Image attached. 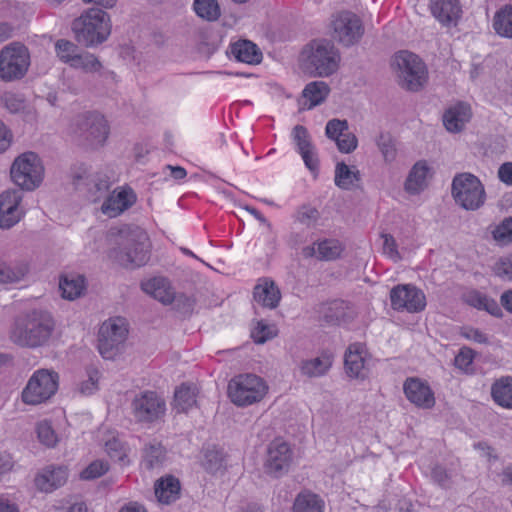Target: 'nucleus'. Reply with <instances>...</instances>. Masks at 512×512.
<instances>
[{"mask_svg": "<svg viewBox=\"0 0 512 512\" xmlns=\"http://www.w3.org/2000/svg\"><path fill=\"white\" fill-rule=\"evenodd\" d=\"M293 139L306 167L310 171L317 170L318 158L310 141L308 130L302 125H296L293 128Z\"/></svg>", "mask_w": 512, "mask_h": 512, "instance_id": "24", "label": "nucleus"}, {"mask_svg": "<svg viewBox=\"0 0 512 512\" xmlns=\"http://www.w3.org/2000/svg\"><path fill=\"white\" fill-rule=\"evenodd\" d=\"M55 320L50 312L33 309L14 318L9 339L19 347L36 349L50 342L55 331Z\"/></svg>", "mask_w": 512, "mask_h": 512, "instance_id": "1", "label": "nucleus"}, {"mask_svg": "<svg viewBox=\"0 0 512 512\" xmlns=\"http://www.w3.org/2000/svg\"><path fill=\"white\" fill-rule=\"evenodd\" d=\"M403 391L406 398L418 408L431 409L435 405L433 390L420 378H407L403 384Z\"/></svg>", "mask_w": 512, "mask_h": 512, "instance_id": "19", "label": "nucleus"}, {"mask_svg": "<svg viewBox=\"0 0 512 512\" xmlns=\"http://www.w3.org/2000/svg\"><path fill=\"white\" fill-rule=\"evenodd\" d=\"M319 217V211L310 205H302L295 214L296 221L306 227H313Z\"/></svg>", "mask_w": 512, "mask_h": 512, "instance_id": "49", "label": "nucleus"}, {"mask_svg": "<svg viewBox=\"0 0 512 512\" xmlns=\"http://www.w3.org/2000/svg\"><path fill=\"white\" fill-rule=\"evenodd\" d=\"M193 6L196 14L207 21H216L221 15L217 0H195Z\"/></svg>", "mask_w": 512, "mask_h": 512, "instance_id": "45", "label": "nucleus"}, {"mask_svg": "<svg viewBox=\"0 0 512 512\" xmlns=\"http://www.w3.org/2000/svg\"><path fill=\"white\" fill-rule=\"evenodd\" d=\"M165 460L166 449L160 442L151 441L144 446L142 462L147 469L160 467Z\"/></svg>", "mask_w": 512, "mask_h": 512, "instance_id": "39", "label": "nucleus"}, {"mask_svg": "<svg viewBox=\"0 0 512 512\" xmlns=\"http://www.w3.org/2000/svg\"><path fill=\"white\" fill-rule=\"evenodd\" d=\"M399 85L408 91H419L428 79L424 62L414 53L398 52L393 60Z\"/></svg>", "mask_w": 512, "mask_h": 512, "instance_id": "5", "label": "nucleus"}, {"mask_svg": "<svg viewBox=\"0 0 512 512\" xmlns=\"http://www.w3.org/2000/svg\"><path fill=\"white\" fill-rule=\"evenodd\" d=\"M277 335V330L263 323L262 321L257 323V326L253 329L251 336L255 343L263 344L266 341L274 338Z\"/></svg>", "mask_w": 512, "mask_h": 512, "instance_id": "54", "label": "nucleus"}, {"mask_svg": "<svg viewBox=\"0 0 512 512\" xmlns=\"http://www.w3.org/2000/svg\"><path fill=\"white\" fill-rule=\"evenodd\" d=\"M105 446H106V450H107L108 454L110 455V457L116 458L119 461H123L124 458L126 457V455L122 449V444L118 440H116V439L110 440V441L106 442Z\"/></svg>", "mask_w": 512, "mask_h": 512, "instance_id": "62", "label": "nucleus"}, {"mask_svg": "<svg viewBox=\"0 0 512 512\" xmlns=\"http://www.w3.org/2000/svg\"><path fill=\"white\" fill-rule=\"evenodd\" d=\"M348 130L347 120L332 119L326 124L325 134L329 139L336 141Z\"/></svg>", "mask_w": 512, "mask_h": 512, "instance_id": "53", "label": "nucleus"}, {"mask_svg": "<svg viewBox=\"0 0 512 512\" xmlns=\"http://www.w3.org/2000/svg\"><path fill=\"white\" fill-rule=\"evenodd\" d=\"M491 396L501 407L512 408V377H501L491 386Z\"/></svg>", "mask_w": 512, "mask_h": 512, "instance_id": "37", "label": "nucleus"}, {"mask_svg": "<svg viewBox=\"0 0 512 512\" xmlns=\"http://www.w3.org/2000/svg\"><path fill=\"white\" fill-rule=\"evenodd\" d=\"M29 65L30 55L23 44L13 42L0 51V78L5 82L23 78Z\"/></svg>", "mask_w": 512, "mask_h": 512, "instance_id": "9", "label": "nucleus"}, {"mask_svg": "<svg viewBox=\"0 0 512 512\" xmlns=\"http://www.w3.org/2000/svg\"><path fill=\"white\" fill-rule=\"evenodd\" d=\"M59 289L64 299L75 300L84 294L86 279L84 275L77 273L62 274L59 277Z\"/></svg>", "mask_w": 512, "mask_h": 512, "instance_id": "27", "label": "nucleus"}, {"mask_svg": "<svg viewBox=\"0 0 512 512\" xmlns=\"http://www.w3.org/2000/svg\"><path fill=\"white\" fill-rule=\"evenodd\" d=\"M493 238L499 245L512 242V217L504 219L494 230Z\"/></svg>", "mask_w": 512, "mask_h": 512, "instance_id": "50", "label": "nucleus"}, {"mask_svg": "<svg viewBox=\"0 0 512 512\" xmlns=\"http://www.w3.org/2000/svg\"><path fill=\"white\" fill-rule=\"evenodd\" d=\"M474 351L471 348L463 347L455 357V366L462 370H467L473 363Z\"/></svg>", "mask_w": 512, "mask_h": 512, "instance_id": "58", "label": "nucleus"}, {"mask_svg": "<svg viewBox=\"0 0 512 512\" xmlns=\"http://www.w3.org/2000/svg\"><path fill=\"white\" fill-rule=\"evenodd\" d=\"M231 54L237 61L254 65L262 60V52L256 44L250 40H239L230 46Z\"/></svg>", "mask_w": 512, "mask_h": 512, "instance_id": "30", "label": "nucleus"}, {"mask_svg": "<svg viewBox=\"0 0 512 512\" xmlns=\"http://www.w3.org/2000/svg\"><path fill=\"white\" fill-rule=\"evenodd\" d=\"M333 364L330 353L323 352L320 356L303 360L299 366L302 375L308 378L321 377L327 374Z\"/></svg>", "mask_w": 512, "mask_h": 512, "instance_id": "29", "label": "nucleus"}, {"mask_svg": "<svg viewBox=\"0 0 512 512\" xmlns=\"http://www.w3.org/2000/svg\"><path fill=\"white\" fill-rule=\"evenodd\" d=\"M1 103L10 113H19L26 109V100L21 94L6 92L1 96Z\"/></svg>", "mask_w": 512, "mask_h": 512, "instance_id": "48", "label": "nucleus"}, {"mask_svg": "<svg viewBox=\"0 0 512 512\" xmlns=\"http://www.w3.org/2000/svg\"><path fill=\"white\" fill-rule=\"evenodd\" d=\"M471 118V107L465 102H458L449 107L443 115V124L449 132H460Z\"/></svg>", "mask_w": 512, "mask_h": 512, "instance_id": "25", "label": "nucleus"}, {"mask_svg": "<svg viewBox=\"0 0 512 512\" xmlns=\"http://www.w3.org/2000/svg\"><path fill=\"white\" fill-rule=\"evenodd\" d=\"M55 50L59 59L69 65L72 64L74 59L79 54L78 46L73 42L65 39H60L55 43Z\"/></svg>", "mask_w": 512, "mask_h": 512, "instance_id": "47", "label": "nucleus"}, {"mask_svg": "<svg viewBox=\"0 0 512 512\" xmlns=\"http://www.w3.org/2000/svg\"><path fill=\"white\" fill-rule=\"evenodd\" d=\"M108 464L101 460L90 463L81 473L80 478L83 480H93L101 477L108 471Z\"/></svg>", "mask_w": 512, "mask_h": 512, "instance_id": "52", "label": "nucleus"}, {"mask_svg": "<svg viewBox=\"0 0 512 512\" xmlns=\"http://www.w3.org/2000/svg\"><path fill=\"white\" fill-rule=\"evenodd\" d=\"M70 67L89 74L99 73L103 68L99 59L89 52L79 53Z\"/></svg>", "mask_w": 512, "mask_h": 512, "instance_id": "44", "label": "nucleus"}, {"mask_svg": "<svg viewBox=\"0 0 512 512\" xmlns=\"http://www.w3.org/2000/svg\"><path fill=\"white\" fill-rule=\"evenodd\" d=\"M293 461V451L290 445L280 438L273 440L267 448L265 471L267 474L279 478L286 474Z\"/></svg>", "mask_w": 512, "mask_h": 512, "instance_id": "15", "label": "nucleus"}, {"mask_svg": "<svg viewBox=\"0 0 512 512\" xmlns=\"http://www.w3.org/2000/svg\"><path fill=\"white\" fill-rule=\"evenodd\" d=\"M493 269L498 277L504 280H512V258H500Z\"/></svg>", "mask_w": 512, "mask_h": 512, "instance_id": "59", "label": "nucleus"}, {"mask_svg": "<svg viewBox=\"0 0 512 512\" xmlns=\"http://www.w3.org/2000/svg\"><path fill=\"white\" fill-rule=\"evenodd\" d=\"M330 93L329 85L324 81H312L302 91L304 108L312 109L322 104Z\"/></svg>", "mask_w": 512, "mask_h": 512, "instance_id": "32", "label": "nucleus"}, {"mask_svg": "<svg viewBox=\"0 0 512 512\" xmlns=\"http://www.w3.org/2000/svg\"><path fill=\"white\" fill-rule=\"evenodd\" d=\"M301 61L307 72L313 76L328 77L339 67L340 54L328 40H313L301 52Z\"/></svg>", "mask_w": 512, "mask_h": 512, "instance_id": "3", "label": "nucleus"}, {"mask_svg": "<svg viewBox=\"0 0 512 512\" xmlns=\"http://www.w3.org/2000/svg\"><path fill=\"white\" fill-rule=\"evenodd\" d=\"M464 301L471 307L478 310H485L494 317L501 318L503 312L496 300L489 298L485 294L477 291L470 290L463 296Z\"/></svg>", "mask_w": 512, "mask_h": 512, "instance_id": "33", "label": "nucleus"}, {"mask_svg": "<svg viewBox=\"0 0 512 512\" xmlns=\"http://www.w3.org/2000/svg\"><path fill=\"white\" fill-rule=\"evenodd\" d=\"M492 26L500 37L512 39V5H505L495 13Z\"/></svg>", "mask_w": 512, "mask_h": 512, "instance_id": "40", "label": "nucleus"}, {"mask_svg": "<svg viewBox=\"0 0 512 512\" xmlns=\"http://www.w3.org/2000/svg\"><path fill=\"white\" fill-rule=\"evenodd\" d=\"M325 503L322 498L309 491H301L295 497L292 511L293 512H324Z\"/></svg>", "mask_w": 512, "mask_h": 512, "instance_id": "36", "label": "nucleus"}, {"mask_svg": "<svg viewBox=\"0 0 512 512\" xmlns=\"http://www.w3.org/2000/svg\"><path fill=\"white\" fill-rule=\"evenodd\" d=\"M23 14V8L19 3L4 0L0 2V17L19 18Z\"/></svg>", "mask_w": 512, "mask_h": 512, "instance_id": "57", "label": "nucleus"}, {"mask_svg": "<svg viewBox=\"0 0 512 512\" xmlns=\"http://www.w3.org/2000/svg\"><path fill=\"white\" fill-rule=\"evenodd\" d=\"M497 175L502 183L512 186V162H505L500 165Z\"/></svg>", "mask_w": 512, "mask_h": 512, "instance_id": "64", "label": "nucleus"}, {"mask_svg": "<svg viewBox=\"0 0 512 512\" xmlns=\"http://www.w3.org/2000/svg\"><path fill=\"white\" fill-rule=\"evenodd\" d=\"M203 466L209 473H217L225 467V455L216 447L208 448L204 453Z\"/></svg>", "mask_w": 512, "mask_h": 512, "instance_id": "46", "label": "nucleus"}, {"mask_svg": "<svg viewBox=\"0 0 512 512\" xmlns=\"http://www.w3.org/2000/svg\"><path fill=\"white\" fill-rule=\"evenodd\" d=\"M429 6L433 16L442 24L455 22L461 13L458 0H430Z\"/></svg>", "mask_w": 512, "mask_h": 512, "instance_id": "28", "label": "nucleus"}, {"mask_svg": "<svg viewBox=\"0 0 512 512\" xmlns=\"http://www.w3.org/2000/svg\"><path fill=\"white\" fill-rule=\"evenodd\" d=\"M360 180V172L355 166L350 167L344 162L336 164L334 182L337 187L343 190H351L357 186Z\"/></svg>", "mask_w": 512, "mask_h": 512, "instance_id": "35", "label": "nucleus"}, {"mask_svg": "<svg viewBox=\"0 0 512 512\" xmlns=\"http://www.w3.org/2000/svg\"><path fill=\"white\" fill-rule=\"evenodd\" d=\"M58 383L59 375L54 370H36L22 392V399L31 405L46 402L56 393Z\"/></svg>", "mask_w": 512, "mask_h": 512, "instance_id": "10", "label": "nucleus"}, {"mask_svg": "<svg viewBox=\"0 0 512 512\" xmlns=\"http://www.w3.org/2000/svg\"><path fill=\"white\" fill-rule=\"evenodd\" d=\"M391 306L394 310H406L416 313L424 310L426 297L424 293L411 285H398L390 292Z\"/></svg>", "mask_w": 512, "mask_h": 512, "instance_id": "16", "label": "nucleus"}, {"mask_svg": "<svg viewBox=\"0 0 512 512\" xmlns=\"http://www.w3.org/2000/svg\"><path fill=\"white\" fill-rule=\"evenodd\" d=\"M36 432L39 441L47 447H54L58 441L55 431L48 421L37 424Z\"/></svg>", "mask_w": 512, "mask_h": 512, "instance_id": "51", "label": "nucleus"}, {"mask_svg": "<svg viewBox=\"0 0 512 512\" xmlns=\"http://www.w3.org/2000/svg\"><path fill=\"white\" fill-rule=\"evenodd\" d=\"M111 28L109 14L99 8L85 10L72 23L76 41L85 47L102 44L109 37Z\"/></svg>", "mask_w": 512, "mask_h": 512, "instance_id": "2", "label": "nucleus"}, {"mask_svg": "<svg viewBox=\"0 0 512 512\" xmlns=\"http://www.w3.org/2000/svg\"><path fill=\"white\" fill-rule=\"evenodd\" d=\"M142 290L154 299L169 305L173 301L174 289L165 277H154L141 283Z\"/></svg>", "mask_w": 512, "mask_h": 512, "instance_id": "26", "label": "nucleus"}, {"mask_svg": "<svg viewBox=\"0 0 512 512\" xmlns=\"http://www.w3.org/2000/svg\"><path fill=\"white\" fill-rule=\"evenodd\" d=\"M370 362L371 356L364 344L356 342L348 346L344 355V368L350 378L366 379Z\"/></svg>", "mask_w": 512, "mask_h": 512, "instance_id": "17", "label": "nucleus"}, {"mask_svg": "<svg viewBox=\"0 0 512 512\" xmlns=\"http://www.w3.org/2000/svg\"><path fill=\"white\" fill-rule=\"evenodd\" d=\"M130 414L136 424L151 426L163 420L167 407L165 398L154 390L133 392L129 400Z\"/></svg>", "mask_w": 512, "mask_h": 512, "instance_id": "4", "label": "nucleus"}, {"mask_svg": "<svg viewBox=\"0 0 512 512\" xmlns=\"http://www.w3.org/2000/svg\"><path fill=\"white\" fill-rule=\"evenodd\" d=\"M128 329L122 318H111L103 322L98 333V350L105 359H112L126 340Z\"/></svg>", "mask_w": 512, "mask_h": 512, "instance_id": "14", "label": "nucleus"}, {"mask_svg": "<svg viewBox=\"0 0 512 512\" xmlns=\"http://www.w3.org/2000/svg\"><path fill=\"white\" fill-rule=\"evenodd\" d=\"M23 193L19 190H7L0 195V228L10 229L24 216L21 203Z\"/></svg>", "mask_w": 512, "mask_h": 512, "instance_id": "18", "label": "nucleus"}, {"mask_svg": "<svg viewBox=\"0 0 512 512\" xmlns=\"http://www.w3.org/2000/svg\"><path fill=\"white\" fill-rule=\"evenodd\" d=\"M265 381L255 374H240L229 381L228 397L238 407L260 402L267 393Z\"/></svg>", "mask_w": 512, "mask_h": 512, "instance_id": "6", "label": "nucleus"}, {"mask_svg": "<svg viewBox=\"0 0 512 512\" xmlns=\"http://www.w3.org/2000/svg\"><path fill=\"white\" fill-rule=\"evenodd\" d=\"M330 26L332 38L345 47L357 44L364 34L362 20L351 11H341L333 15Z\"/></svg>", "mask_w": 512, "mask_h": 512, "instance_id": "12", "label": "nucleus"}, {"mask_svg": "<svg viewBox=\"0 0 512 512\" xmlns=\"http://www.w3.org/2000/svg\"><path fill=\"white\" fill-rule=\"evenodd\" d=\"M13 142V133L0 119V154L6 152Z\"/></svg>", "mask_w": 512, "mask_h": 512, "instance_id": "61", "label": "nucleus"}, {"mask_svg": "<svg viewBox=\"0 0 512 512\" xmlns=\"http://www.w3.org/2000/svg\"><path fill=\"white\" fill-rule=\"evenodd\" d=\"M253 300L260 306L275 309L281 300V292L269 278H260L253 288Z\"/></svg>", "mask_w": 512, "mask_h": 512, "instance_id": "23", "label": "nucleus"}, {"mask_svg": "<svg viewBox=\"0 0 512 512\" xmlns=\"http://www.w3.org/2000/svg\"><path fill=\"white\" fill-rule=\"evenodd\" d=\"M460 335L467 340H471L479 344L488 343L487 335L477 328L464 327L461 329Z\"/></svg>", "mask_w": 512, "mask_h": 512, "instance_id": "60", "label": "nucleus"}, {"mask_svg": "<svg viewBox=\"0 0 512 512\" xmlns=\"http://www.w3.org/2000/svg\"><path fill=\"white\" fill-rule=\"evenodd\" d=\"M352 311L343 301L335 300L327 305L323 313L325 322L340 325L352 319Z\"/></svg>", "mask_w": 512, "mask_h": 512, "instance_id": "38", "label": "nucleus"}, {"mask_svg": "<svg viewBox=\"0 0 512 512\" xmlns=\"http://www.w3.org/2000/svg\"><path fill=\"white\" fill-rule=\"evenodd\" d=\"M451 192L456 204L465 210L479 209L486 199L485 189L480 179L467 172L454 176Z\"/></svg>", "mask_w": 512, "mask_h": 512, "instance_id": "7", "label": "nucleus"}, {"mask_svg": "<svg viewBox=\"0 0 512 512\" xmlns=\"http://www.w3.org/2000/svg\"><path fill=\"white\" fill-rule=\"evenodd\" d=\"M73 184L77 189L86 186L92 201H97L109 189V179L105 175H88L85 169L73 175Z\"/></svg>", "mask_w": 512, "mask_h": 512, "instance_id": "22", "label": "nucleus"}, {"mask_svg": "<svg viewBox=\"0 0 512 512\" xmlns=\"http://www.w3.org/2000/svg\"><path fill=\"white\" fill-rule=\"evenodd\" d=\"M194 299L185 295V294H176L173 292V301L172 305L174 309L179 311L182 314H190L194 307Z\"/></svg>", "mask_w": 512, "mask_h": 512, "instance_id": "55", "label": "nucleus"}, {"mask_svg": "<svg viewBox=\"0 0 512 512\" xmlns=\"http://www.w3.org/2000/svg\"><path fill=\"white\" fill-rule=\"evenodd\" d=\"M316 251L319 256H340L343 246L337 239H324L304 248V256H315Z\"/></svg>", "mask_w": 512, "mask_h": 512, "instance_id": "41", "label": "nucleus"}, {"mask_svg": "<svg viewBox=\"0 0 512 512\" xmlns=\"http://www.w3.org/2000/svg\"><path fill=\"white\" fill-rule=\"evenodd\" d=\"M68 468L64 465H48L35 477L34 483L41 492L51 493L62 487L68 479Z\"/></svg>", "mask_w": 512, "mask_h": 512, "instance_id": "20", "label": "nucleus"}, {"mask_svg": "<svg viewBox=\"0 0 512 512\" xmlns=\"http://www.w3.org/2000/svg\"><path fill=\"white\" fill-rule=\"evenodd\" d=\"M74 133L87 146L97 148L107 140L109 127L102 115L88 112L76 117Z\"/></svg>", "mask_w": 512, "mask_h": 512, "instance_id": "11", "label": "nucleus"}, {"mask_svg": "<svg viewBox=\"0 0 512 512\" xmlns=\"http://www.w3.org/2000/svg\"><path fill=\"white\" fill-rule=\"evenodd\" d=\"M180 495V482L174 476H166L155 483V496L163 504L176 501Z\"/></svg>", "mask_w": 512, "mask_h": 512, "instance_id": "34", "label": "nucleus"}, {"mask_svg": "<svg viewBox=\"0 0 512 512\" xmlns=\"http://www.w3.org/2000/svg\"><path fill=\"white\" fill-rule=\"evenodd\" d=\"M432 479L442 487H448L450 477L445 468L442 466H435L432 470Z\"/></svg>", "mask_w": 512, "mask_h": 512, "instance_id": "63", "label": "nucleus"}, {"mask_svg": "<svg viewBox=\"0 0 512 512\" xmlns=\"http://www.w3.org/2000/svg\"><path fill=\"white\" fill-rule=\"evenodd\" d=\"M136 201V195L130 188L115 189L102 204L101 210L109 217H117L130 208Z\"/></svg>", "mask_w": 512, "mask_h": 512, "instance_id": "21", "label": "nucleus"}, {"mask_svg": "<svg viewBox=\"0 0 512 512\" xmlns=\"http://www.w3.org/2000/svg\"><path fill=\"white\" fill-rule=\"evenodd\" d=\"M429 172V167L425 161H418L411 168L405 184V191L409 194H419L423 191L427 186V175Z\"/></svg>", "mask_w": 512, "mask_h": 512, "instance_id": "31", "label": "nucleus"}, {"mask_svg": "<svg viewBox=\"0 0 512 512\" xmlns=\"http://www.w3.org/2000/svg\"><path fill=\"white\" fill-rule=\"evenodd\" d=\"M10 174L12 181L22 190L32 191L42 183L44 167L36 153L25 152L13 161Z\"/></svg>", "mask_w": 512, "mask_h": 512, "instance_id": "8", "label": "nucleus"}, {"mask_svg": "<svg viewBox=\"0 0 512 512\" xmlns=\"http://www.w3.org/2000/svg\"><path fill=\"white\" fill-rule=\"evenodd\" d=\"M376 145L386 163H392L397 158V147L394 137L388 132H381L375 139Z\"/></svg>", "mask_w": 512, "mask_h": 512, "instance_id": "43", "label": "nucleus"}, {"mask_svg": "<svg viewBox=\"0 0 512 512\" xmlns=\"http://www.w3.org/2000/svg\"><path fill=\"white\" fill-rule=\"evenodd\" d=\"M174 404L178 412H187L196 404V393L191 386L182 384L175 390Z\"/></svg>", "mask_w": 512, "mask_h": 512, "instance_id": "42", "label": "nucleus"}, {"mask_svg": "<svg viewBox=\"0 0 512 512\" xmlns=\"http://www.w3.org/2000/svg\"><path fill=\"white\" fill-rule=\"evenodd\" d=\"M335 142L338 150L342 153H351L357 148L358 145L357 137L349 130L346 131V133H344Z\"/></svg>", "mask_w": 512, "mask_h": 512, "instance_id": "56", "label": "nucleus"}, {"mask_svg": "<svg viewBox=\"0 0 512 512\" xmlns=\"http://www.w3.org/2000/svg\"><path fill=\"white\" fill-rule=\"evenodd\" d=\"M109 234L114 238V242L123 249L126 256L150 252L151 242L148 234L139 226L121 225L120 227L111 228Z\"/></svg>", "mask_w": 512, "mask_h": 512, "instance_id": "13", "label": "nucleus"}]
</instances>
